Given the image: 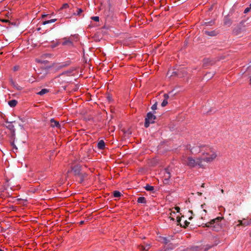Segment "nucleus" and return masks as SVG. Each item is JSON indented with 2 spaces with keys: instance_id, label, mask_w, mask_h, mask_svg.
Returning a JSON list of instances; mask_svg holds the SVG:
<instances>
[{
  "instance_id": "1",
  "label": "nucleus",
  "mask_w": 251,
  "mask_h": 251,
  "mask_svg": "<svg viewBox=\"0 0 251 251\" xmlns=\"http://www.w3.org/2000/svg\"><path fill=\"white\" fill-rule=\"evenodd\" d=\"M202 154L201 159L207 163L212 161L217 156L215 150L206 145H203L202 147Z\"/></svg>"
},
{
  "instance_id": "2",
  "label": "nucleus",
  "mask_w": 251,
  "mask_h": 251,
  "mask_svg": "<svg viewBox=\"0 0 251 251\" xmlns=\"http://www.w3.org/2000/svg\"><path fill=\"white\" fill-rule=\"evenodd\" d=\"M223 218L221 217H218L215 219L211 220L209 222L204 224L203 226L212 228V230L218 231L222 228L221 221Z\"/></svg>"
},
{
  "instance_id": "3",
  "label": "nucleus",
  "mask_w": 251,
  "mask_h": 251,
  "mask_svg": "<svg viewBox=\"0 0 251 251\" xmlns=\"http://www.w3.org/2000/svg\"><path fill=\"white\" fill-rule=\"evenodd\" d=\"M203 161L201 157L194 159L191 157H189L187 158V160L185 163L188 166L191 168L194 167L197 165H199L200 167H203L204 166L202 164Z\"/></svg>"
},
{
  "instance_id": "4",
  "label": "nucleus",
  "mask_w": 251,
  "mask_h": 251,
  "mask_svg": "<svg viewBox=\"0 0 251 251\" xmlns=\"http://www.w3.org/2000/svg\"><path fill=\"white\" fill-rule=\"evenodd\" d=\"M156 119V116L154 115L151 112L148 113L147 117L145 118V126L147 128L150 126L151 124H153Z\"/></svg>"
},
{
  "instance_id": "5",
  "label": "nucleus",
  "mask_w": 251,
  "mask_h": 251,
  "mask_svg": "<svg viewBox=\"0 0 251 251\" xmlns=\"http://www.w3.org/2000/svg\"><path fill=\"white\" fill-rule=\"evenodd\" d=\"M204 145H197L194 146L191 148H190V151L192 153H198L199 152H202V147Z\"/></svg>"
},
{
  "instance_id": "6",
  "label": "nucleus",
  "mask_w": 251,
  "mask_h": 251,
  "mask_svg": "<svg viewBox=\"0 0 251 251\" xmlns=\"http://www.w3.org/2000/svg\"><path fill=\"white\" fill-rule=\"evenodd\" d=\"M63 40L64 41L62 43V45L63 46H68L69 47L73 46L72 37H70L69 38H63Z\"/></svg>"
},
{
  "instance_id": "7",
  "label": "nucleus",
  "mask_w": 251,
  "mask_h": 251,
  "mask_svg": "<svg viewBox=\"0 0 251 251\" xmlns=\"http://www.w3.org/2000/svg\"><path fill=\"white\" fill-rule=\"evenodd\" d=\"M72 170L75 176L80 175L81 166L79 165H75L72 168Z\"/></svg>"
},
{
  "instance_id": "8",
  "label": "nucleus",
  "mask_w": 251,
  "mask_h": 251,
  "mask_svg": "<svg viewBox=\"0 0 251 251\" xmlns=\"http://www.w3.org/2000/svg\"><path fill=\"white\" fill-rule=\"evenodd\" d=\"M203 32L205 34H206L208 36H216L218 34V32L216 30L209 31V30H205L203 31Z\"/></svg>"
},
{
  "instance_id": "9",
  "label": "nucleus",
  "mask_w": 251,
  "mask_h": 251,
  "mask_svg": "<svg viewBox=\"0 0 251 251\" xmlns=\"http://www.w3.org/2000/svg\"><path fill=\"white\" fill-rule=\"evenodd\" d=\"M151 247L150 244L146 243L144 245H141L139 248L141 251H148Z\"/></svg>"
},
{
  "instance_id": "10",
  "label": "nucleus",
  "mask_w": 251,
  "mask_h": 251,
  "mask_svg": "<svg viewBox=\"0 0 251 251\" xmlns=\"http://www.w3.org/2000/svg\"><path fill=\"white\" fill-rule=\"evenodd\" d=\"M10 82L11 84L17 90H21L22 87L19 85L16 82H15L12 78L10 79Z\"/></svg>"
},
{
  "instance_id": "11",
  "label": "nucleus",
  "mask_w": 251,
  "mask_h": 251,
  "mask_svg": "<svg viewBox=\"0 0 251 251\" xmlns=\"http://www.w3.org/2000/svg\"><path fill=\"white\" fill-rule=\"evenodd\" d=\"M50 126L52 127H60V125L59 124V122L54 120V119H51L50 120Z\"/></svg>"
},
{
  "instance_id": "12",
  "label": "nucleus",
  "mask_w": 251,
  "mask_h": 251,
  "mask_svg": "<svg viewBox=\"0 0 251 251\" xmlns=\"http://www.w3.org/2000/svg\"><path fill=\"white\" fill-rule=\"evenodd\" d=\"M165 180L167 182L169 180V179L171 177V173L169 171V170L168 168H167L165 169Z\"/></svg>"
},
{
  "instance_id": "13",
  "label": "nucleus",
  "mask_w": 251,
  "mask_h": 251,
  "mask_svg": "<svg viewBox=\"0 0 251 251\" xmlns=\"http://www.w3.org/2000/svg\"><path fill=\"white\" fill-rule=\"evenodd\" d=\"M105 143L103 140H100L98 143V148L100 150L104 149Z\"/></svg>"
},
{
  "instance_id": "14",
  "label": "nucleus",
  "mask_w": 251,
  "mask_h": 251,
  "mask_svg": "<svg viewBox=\"0 0 251 251\" xmlns=\"http://www.w3.org/2000/svg\"><path fill=\"white\" fill-rule=\"evenodd\" d=\"M224 23L225 25L229 26L231 25V21L227 17H225Z\"/></svg>"
},
{
  "instance_id": "15",
  "label": "nucleus",
  "mask_w": 251,
  "mask_h": 251,
  "mask_svg": "<svg viewBox=\"0 0 251 251\" xmlns=\"http://www.w3.org/2000/svg\"><path fill=\"white\" fill-rule=\"evenodd\" d=\"M17 101L15 100H12L8 101V104L12 107H15L17 105Z\"/></svg>"
},
{
  "instance_id": "16",
  "label": "nucleus",
  "mask_w": 251,
  "mask_h": 251,
  "mask_svg": "<svg viewBox=\"0 0 251 251\" xmlns=\"http://www.w3.org/2000/svg\"><path fill=\"white\" fill-rule=\"evenodd\" d=\"M6 123L8 124V125L6 126V127L9 129L11 131H13V132H14V130H15V129H14V126L13 125H12V122H6Z\"/></svg>"
},
{
  "instance_id": "17",
  "label": "nucleus",
  "mask_w": 251,
  "mask_h": 251,
  "mask_svg": "<svg viewBox=\"0 0 251 251\" xmlns=\"http://www.w3.org/2000/svg\"><path fill=\"white\" fill-rule=\"evenodd\" d=\"M167 75L169 77H171V76H174V75L178 76L179 75H178V73H177L176 71H172V72L169 71L167 73Z\"/></svg>"
},
{
  "instance_id": "18",
  "label": "nucleus",
  "mask_w": 251,
  "mask_h": 251,
  "mask_svg": "<svg viewBox=\"0 0 251 251\" xmlns=\"http://www.w3.org/2000/svg\"><path fill=\"white\" fill-rule=\"evenodd\" d=\"M49 92V89H43L40 92L37 93V94L40 96H42Z\"/></svg>"
},
{
  "instance_id": "19",
  "label": "nucleus",
  "mask_w": 251,
  "mask_h": 251,
  "mask_svg": "<svg viewBox=\"0 0 251 251\" xmlns=\"http://www.w3.org/2000/svg\"><path fill=\"white\" fill-rule=\"evenodd\" d=\"M137 202L138 203H146V200L144 197H140L138 198Z\"/></svg>"
},
{
  "instance_id": "20",
  "label": "nucleus",
  "mask_w": 251,
  "mask_h": 251,
  "mask_svg": "<svg viewBox=\"0 0 251 251\" xmlns=\"http://www.w3.org/2000/svg\"><path fill=\"white\" fill-rule=\"evenodd\" d=\"M171 238H170V237H163V238H162V240H163L162 242L165 244H167L168 243H169L171 241Z\"/></svg>"
},
{
  "instance_id": "21",
  "label": "nucleus",
  "mask_w": 251,
  "mask_h": 251,
  "mask_svg": "<svg viewBox=\"0 0 251 251\" xmlns=\"http://www.w3.org/2000/svg\"><path fill=\"white\" fill-rule=\"evenodd\" d=\"M145 188L147 191H152L154 189L153 186H151L149 184H147L145 186Z\"/></svg>"
},
{
  "instance_id": "22",
  "label": "nucleus",
  "mask_w": 251,
  "mask_h": 251,
  "mask_svg": "<svg viewBox=\"0 0 251 251\" xmlns=\"http://www.w3.org/2000/svg\"><path fill=\"white\" fill-rule=\"evenodd\" d=\"M56 21V19H51L50 20L45 21L43 22V24L45 25L46 24L53 23L55 22Z\"/></svg>"
},
{
  "instance_id": "23",
  "label": "nucleus",
  "mask_w": 251,
  "mask_h": 251,
  "mask_svg": "<svg viewBox=\"0 0 251 251\" xmlns=\"http://www.w3.org/2000/svg\"><path fill=\"white\" fill-rule=\"evenodd\" d=\"M122 194L121 193L118 191H115L113 192V196L115 198H119L121 196Z\"/></svg>"
},
{
  "instance_id": "24",
  "label": "nucleus",
  "mask_w": 251,
  "mask_h": 251,
  "mask_svg": "<svg viewBox=\"0 0 251 251\" xmlns=\"http://www.w3.org/2000/svg\"><path fill=\"white\" fill-rule=\"evenodd\" d=\"M206 212L207 211L205 209H203L201 210V219H203L204 218V216L206 215Z\"/></svg>"
},
{
  "instance_id": "25",
  "label": "nucleus",
  "mask_w": 251,
  "mask_h": 251,
  "mask_svg": "<svg viewBox=\"0 0 251 251\" xmlns=\"http://www.w3.org/2000/svg\"><path fill=\"white\" fill-rule=\"evenodd\" d=\"M214 24V21H210L209 22H205L204 25H206V26H209V25H212Z\"/></svg>"
},
{
  "instance_id": "26",
  "label": "nucleus",
  "mask_w": 251,
  "mask_h": 251,
  "mask_svg": "<svg viewBox=\"0 0 251 251\" xmlns=\"http://www.w3.org/2000/svg\"><path fill=\"white\" fill-rule=\"evenodd\" d=\"M213 75V74H211L210 73H209L205 75L204 77L206 79H208L211 77H212Z\"/></svg>"
},
{
  "instance_id": "27",
  "label": "nucleus",
  "mask_w": 251,
  "mask_h": 251,
  "mask_svg": "<svg viewBox=\"0 0 251 251\" xmlns=\"http://www.w3.org/2000/svg\"><path fill=\"white\" fill-rule=\"evenodd\" d=\"M78 176H79L80 177V182H82L83 181L84 178L86 176V174L85 173H80V175H78Z\"/></svg>"
},
{
  "instance_id": "28",
  "label": "nucleus",
  "mask_w": 251,
  "mask_h": 251,
  "mask_svg": "<svg viewBox=\"0 0 251 251\" xmlns=\"http://www.w3.org/2000/svg\"><path fill=\"white\" fill-rule=\"evenodd\" d=\"M251 9V3L250 4L249 6L247 7L244 10V13H247L249 12Z\"/></svg>"
},
{
  "instance_id": "29",
  "label": "nucleus",
  "mask_w": 251,
  "mask_h": 251,
  "mask_svg": "<svg viewBox=\"0 0 251 251\" xmlns=\"http://www.w3.org/2000/svg\"><path fill=\"white\" fill-rule=\"evenodd\" d=\"M175 214V212H171V213H170V218H171V219L173 221L175 220L174 216Z\"/></svg>"
},
{
  "instance_id": "30",
  "label": "nucleus",
  "mask_w": 251,
  "mask_h": 251,
  "mask_svg": "<svg viewBox=\"0 0 251 251\" xmlns=\"http://www.w3.org/2000/svg\"><path fill=\"white\" fill-rule=\"evenodd\" d=\"M91 18L92 20H94V21H96V22L99 21V17L98 16L92 17Z\"/></svg>"
},
{
  "instance_id": "31",
  "label": "nucleus",
  "mask_w": 251,
  "mask_h": 251,
  "mask_svg": "<svg viewBox=\"0 0 251 251\" xmlns=\"http://www.w3.org/2000/svg\"><path fill=\"white\" fill-rule=\"evenodd\" d=\"M157 103L155 102L154 104H153L151 107V109L153 110H155L157 109Z\"/></svg>"
},
{
  "instance_id": "32",
  "label": "nucleus",
  "mask_w": 251,
  "mask_h": 251,
  "mask_svg": "<svg viewBox=\"0 0 251 251\" xmlns=\"http://www.w3.org/2000/svg\"><path fill=\"white\" fill-rule=\"evenodd\" d=\"M168 104V101L166 100H163L162 102L161 103V106L162 107L165 106Z\"/></svg>"
},
{
  "instance_id": "33",
  "label": "nucleus",
  "mask_w": 251,
  "mask_h": 251,
  "mask_svg": "<svg viewBox=\"0 0 251 251\" xmlns=\"http://www.w3.org/2000/svg\"><path fill=\"white\" fill-rule=\"evenodd\" d=\"M176 221L178 223V225L179 224L180 226H182V225L180 223L181 218L177 216L176 217Z\"/></svg>"
},
{
  "instance_id": "34",
  "label": "nucleus",
  "mask_w": 251,
  "mask_h": 251,
  "mask_svg": "<svg viewBox=\"0 0 251 251\" xmlns=\"http://www.w3.org/2000/svg\"><path fill=\"white\" fill-rule=\"evenodd\" d=\"M184 225H182V226H183L184 227H186L187 226H188L190 224V223L189 222L187 221L186 220L184 221Z\"/></svg>"
},
{
  "instance_id": "35",
  "label": "nucleus",
  "mask_w": 251,
  "mask_h": 251,
  "mask_svg": "<svg viewBox=\"0 0 251 251\" xmlns=\"http://www.w3.org/2000/svg\"><path fill=\"white\" fill-rule=\"evenodd\" d=\"M243 226H246L250 225L249 221H243Z\"/></svg>"
},
{
  "instance_id": "36",
  "label": "nucleus",
  "mask_w": 251,
  "mask_h": 251,
  "mask_svg": "<svg viewBox=\"0 0 251 251\" xmlns=\"http://www.w3.org/2000/svg\"><path fill=\"white\" fill-rule=\"evenodd\" d=\"M11 146L13 147V149H15V150H18V148L17 147H16V146L14 144V142H12L11 143Z\"/></svg>"
},
{
  "instance_id": "37",
  "label": "nucleus",
  "mask_w": 251,
  "mask_h": 251,
  "mask_svg": "<svg viewBox=\"0 0 251 251\" xmlns=\"http://www.w3.org/2000/svg\"><path fill=\"white\" fill-rule=\"evenodd\" d=\"M82 12V10L81 8H78L77 10V15H79Z\"/></svg>"
},
{
  "instance_id": "38",
  "label": "nucleus",
  "mask_w": 251,
  "mask_h": 251,
  "mask_svg": "<svg viewBox=\"0 0 251 251\" xmlns=\"http://www.w3.org/2000/svg\"><path fill=\"white\" fill-rule=\"evenodd\" d=\"M164 100H168V99H169V95H168V94H165L164 95Z\"/></svg>"
},
{
  "instance_id": "39",
  "label": "nucleus",
  "mask_w": 251,
  "mask_h": 251,
  "mask_svg": "<svg viewBox=\"0 0 251 251\" xmlns=\"http://www.w3.org/2000/svg\"><path fill=\"white\" fill-rule=\"evenodd\" d=\"M69 5L67 3H65L63 5V6L61 7V9L66 8L68 7Z\"/></svg>"
},
{
  "instance_id": "40",
  "label": "nucleus",
  "mask_w": 251,
  "mask_h": 251,
  "mask_svg": "<svg viewBox=\"0 0 251 251\" xmlns=\"http://www.w3.org/2000/svg\"><path fill=\"white\" fill-rule=\"evenodd\" d=\"M238 222H239V224L237 225V226H243V221H242V220H239L238 221Z\"/></svg>"
},
{
  "instance_id": "41",
  "label": "nucleus",
  "mask_w": 251,
  "mask_h": 251,
  "mask_svg": "<svg viewBox=\"0 0 251 251\" xmlns=\"http://www.w3.org/2000/svg\"><path fill=\"white\" fill-rule=\"evenodd\" d=\"M67 65L66 64H63L60 65L59 67H58V68H62L63 67L66 66Z\"/></svg>"
},
{
  "instance_id": "42",
  "label": "nucleus",
  "mask_w": 251,
  "mask_h": 251,
  "mask_svg": "<svg viewBox=\"0 0 251 251\" xmlns=\"http://www.w3.org/2000/svg\"><path fill=\"white\" fill-rule=\"evenodd\" d=\"M19 69V67L18 66H15L14 68H13V70L14 71H17V70H18Z\"/></svg>"
},
{
  "instance_id": "43",
  "label": "nucleus",
  "mask_w": 251,
  "mask_h": 251,
  "mask_svg": "<svg viewBox=\"0 0 251 251\" xmlns=\"http://www.w3.org/2000/svg\"><path fill=\"white\" fill-rule=\"evenodd\" d=\"M175 209L176 210L177 212H179L180 210V208L179 207H175Z\"/></svg>"
},
{
  "instance_id": "44",
  "label": "nucleus",
  "mask_w": 251,
  "mask_h": 251,
  "mask_svg": "<svg viewBox=\"0 0 251 251\" xmlns=\"http://www.w3.org/2000/svg\"><path fill=\"white\" fill-rule=\"evenodd\" d=\"M52 55L51 54H45L44 56L46 57H50Z\"/></svg>"
},
{
  "instance_id": "45",
  "label": "nucleus",
  "mask_w": 251,
  "mask_h": 251,
  "mask_svg": "<svg viewBox=\"0 0 251 251\" xmlns=\"http://www.w3.org/2000/svg\"><path fill=\"white\" fill-rule=\"evenodd\" d=\"M58 43H56V44L51 45V47L52 48H55V47H56L57 46H58Z\"/></svg>"
},
{
  "instance_id": "46",
  "label": "nucleus",
  "mask_w": 251,
  "mask_h": 251,
  "mask_svg": "<svg viewBox=\"0 0 251 251\" xmlns=\"http://www.w3.org/2000/svg\"><path fill=\"white\" fill-rule=\"evenodd\" d=\"M208 62V59L204 60V64H205Z\"/></svg>"
},
{
  "instance_id": "47",
  "label": "nucleus",
  "mask_w": 251,
  "mask_h": 251,
  "mask_svg": "<svg viewBox=\"0 0 251 251\" xmlns=\"http://www.w3.org/2000/svg\"><path fill=\"white\" fill-rule=\"evenodd\" d=\"M205 205V204H201V208H203Z\"/></svg>"
},
{
  "instance_id": "48",
  "label": "nucleus",
  "mask_w": 251,
  "mask_h": 251,
  "mask_svg": "<svg viewBox=\"0 0 251 251\" xmlns=\"http://www.w3.org/2000/svg\"><path fill=\"white\" fill-rule=\"evenodd\" d=\"M204 185H205L204 183H202V185H201V187H202V188H204Z\"/></svg>"
},
{
  "instance_id": "49",
  "label": "nucleus",
  "mask_w": 251,
  "mask_h": 251,
  "mask_svg": "<svg viewBox=\"0 0 251 251\" xmlns=\"http://www.w3.org/2000/svg\"><path fill=\"white\" fill-rule=\"evenodd\" d=\"M5 189H0V192H2L4 191Z\"/></svg>"
},
{
  "instance_id": "50",
  "label": "nucleus",
  "mask_w": 251,
  "mask_h": 251,
  "mask_svg": "<svg viewBox=\"0 0 251 251\" xmlns=\"http://www.w3.org/2000/svg\"><path fill=\"white\" fill-rule=\"evenodd\" d=\"M198 195H199V196H201V194H202V193H201V192H198Z\"/></svg>"
},
{
  "instance_id": "51",
  "label": "nucleus",
  "mask_w": 251,
  "mask_h": 251,
  "mask_svg": "<svg viewBox=\"0 0 251 251\" xmlns=\"http://www.w3.org/2000/svg\"><path fill=\"white\" fill-rule=\"evenodd\" d=\"M47 15H43L42 16V17H43V18H44V17H46Z\"/></svg>"
},
{
  "instance_id": "52",
  "label": "nucleus",
  "mask_w": 251,
  "mask_h": 251,
  "mask_svg": "<svg viewBox=\"0 0 251 251\" xmlns=\"http://www.w3.org/2000/svg\"><path fill=\"white\" fill-rule=\"evenodd\" d=\"M83 223H84V221H81V222H80V224L81 225H82V224H83Z\"/></svg>"
},
{
  "instance_id": "53",
  "label": "nucleus",
  "mask_w": 251,
  "mask_h": 251,
  "mask_svg": "<svg viewBox=\"0 0 251 251\" xmlns=\"http://www.w3.org/2000/svg\"><path fill=\"white\" fill-rule=\"evenodd\" d=\"M221 191L222 193H224V190L223 189H221Z\"/></svg>"
},
{
  "instance_id": "54",
  "label": "nucleus",
  "mask_w": 251,
  "mask_h": 251,
  "mask_svg": "<svg viewBox=\"0 0 251 251\" xmlns=\"http://www.w3.org/2000/svg\"><path fill=\"white\" fill-rule=\"evenodd\" d=\"M2 22H7V20H2Z\"/></svg>"
},
{
  "instance_id": "55",
  "label": "nucleus",
  "mask_w": 251,
  "mask_h": 251,
  "mask_svg": "<svg viewBox=\"0 0 251 251\" xmlns=\"http://www.w3.org/2000/svg\"><path fill=\"white\" fill-rule=\"evenodd\" d=\"M192 219V217H190L189 218V220H191Z\"/></svg>"
},
{
  "instance_id": "56",
  "label": "nucleus",
  "mask_w": 251,
  "mask_h": 251,
  "mask_svg": "<svg viewBox=\"0 0 251 251\" xmlns=\"http://www.w3.org/2000/svg\"><path fill=\"white\" fill-rule=\"evenodd\" d=\"M249 222H250V224H251V219H250V220L249 221Z\"/></svg>"
},
{
  "instance_id": "57",
  "label": "nucleus",
  "mask_w": 251,
  "mask_h": 251,
  "mask_svg": "<svg viewBox=\"0 0 251 251\" xmlns=\"http://www.w3.org/2000/svg\"><path fill=\"white\" fill-rule=\"evenodd\" d=\"M190 212H191L192 214H193V211H189Z\"/></svg>"
},
{
  "instance_id": "58",
  "label": "nucleus",
  "mask_w": 251,
  "mask_h": 251,
  "mask_svg": "<svg viewBox=\"0 0 251 251\" xmlns=\"http://www.w3.org/2000/svg\"><path fill=\"white\" fill-rule=\"evenodd\" d=\"M250 83L251 84V78H250Z\"/></svg>"
},
{
  "instance_id": "59",
  "label": "nucleus",
  "mask_w": 251,
  "mask_h": 251,
  "mask_svg": "<svg viewBox=\"0 0 251 251\" xmlns=\"http://www.w3.org/2000/svg\"><path fill=\"white\" fill-rule=\"evenodd\" d=\"M0 251H3L1 249H0Z\"/></svg>"
},
{
  "instance_id": "60",
  "label": "nucleus",
  "mask_w": 251,
  "mask_h": 251,
  "mask_svg": "<svg viewBox=\"0 0 251 251\" xmlns=\"http://www.w3.org/2000/svg\"><path fill=\"white\" fill-rule=\"evenodd\" d=\"M250 66H251V65Z\"/></svg>"
}]
</instances>
